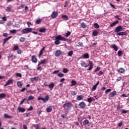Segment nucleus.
<instances>
[{"label":"nucleus","mask_w":129,"mask_h":129,"mask_svg":"<svg viewBox=\"0 0 129 129\" xmlns=\"http://www.w3.org/2000/svg\"><path fill=\"white\" fill-rule=\"evenodd\" d=\"M28 89L26 88H23V89H22L21 90V92H24L25 91H26V90H27Z\"/></svg>","instance_id":"obj_56"},{"label":"nucleus","mask_w":129,"mask_h":129,"mask_svg":"<svg viewBox=\"0 0 129 129\" xmlns=\"http://www.w3.org/2000/svg\"><path fill=\"white\" fill-rule=\"evenodd\" d=\"M54 86H55V84H54V83H51L50 84L48 85V87L49 88H50V89H51V90H52V89L54 88Z\"/></svg>","instance_id":"obj_23"},{"label":"nucleus","mask_w":129,"mask_h":129,"mask_svg":"<svg viewBox=\"0 0 129 129\" xmlns=\"http://www.w3.org/2000/svg\"><path fill=\"white\" fill-rule=\"evenodd\" d=\"M6 95H7L6 94H0V98H5V97H6Z\"/></svg>","instance_id":"obj_43"},{"label":"nucleus","mask_w":129,"mask_h":129,"mask_svg":"<svg viewBox=\"0 0 129 129\" xmlns=\"http://www.w3.org/2000/svg\"><path fill=\"white\" fill-rule=\"evenodd\" d=\"M34 96H30L28 97V101H30V100H33L34 99Z\"/></svg>","instance_id":"obj_48"},{"label":"nucleus","mask_w":129,"mask_h":129,"mask_svg":"<svg viewBox=\"0 0 129 129\" xmlns=\"http://www.w3.org/2000/svg\"><path fill=\"white\" fill-rule=\"evenodd\" d=\"M16 50H19V45H16L13 47V51H16Z\"/></svg>","instance_id":"obj_46"},{"label":"nucleus","mask_w":129,"mask_h":129,"mask_svg":"<svg viewBox=\"0 0 129 129\" xmlns=\"http://www.w3.org/2000/svg\"><path fill=\"white\" fill-rule=\"evenodd\" d=\"M99 84V81H98L97 83L92 88V91H94L96 90V88H97V86Z\"/></svg>","instance_id":"obj_10"},{"label":"nucleus","mask_w":129,"mask_h":129,"mask_svg":"<svg viewBox=\"0 0 129 129\" xmlns=\"http://www.w3.org/2000/svg\"><path fill=\"white\" fill-rule=\"evenodd\" d=\"M31 61H32L33 63H37V62H38V58L36 57V56L32 55Z\"/></svg>","instance_id":"obj_9"},{"label":"nucleus","mask_w":129,"mask_h":129,"mask_svg":"<svg viewBox=\"0 0 129 129\" xmlns=\"http://www.w3.org/2000/svg\"><path fill=\"white\" fill-rule=\"evenodd\" d=\"M33 127H35V129H40L39 127V124H38L33 125Z\"/></svg>","instance_id":"obj_50"},{"label":"nucleus","mask_w":129,"mask_h":129,"mask_svg":"<svg viewBox=\"0 0 129 129\" xmlns=\"http://www.w3.org/2000/svg\"><path fill=\"white\" fill-rule=\"evenodd\" d=\"M79 106H80V108L84 109L86 106V104H85V102H81L79 103Z\"/></svg>","instance_id":"obj_6"},{"label":"nucleus","mask_w":129,"mask_h":129,"mask_svg":"<svg viewBox=\"0 0 129 129\" xmlns=\"http://www.w3.org/2000/svg\"><path fill=\"white\" fill-rule=\"evenodd\" d=\"M22 50L18 49L17 54H19V55H21V54H22Z\"/></svg>","instance_id":"obj_54"},{"label":"nucleus","mask_w":129,"mask_h":129,"mask_svg":"<svg viewBox=\"0 0 129 129\" xmlns=\"http://www.w3.org/2000/svg\"><path fill=\"white\" fill-rule=\"evenodd\" d=\"M62 72L63 73H68V72H69V70L67 69V68H64L63 69Z\"/></svg>","instance_id":"obj_40"},{"label":"nucleus","mask_w":129,"mask_h":129,"mask_svg":"<svg viewBox=\"0 0 129 129\" xmlns=\"http://www.w3.org/2000/svg\"><path fill=\"white\" fill-rule=\"evenodd\" d=\"M118 72L119 73L123 74V73H124V72H125V70H124V69H123L122 68H120V69H119Z\"/></svg>","instance_id":"obj_31"},{"label":"nucleus","mask_w":129,"mask_h":129,"mask_svg":"<svg viewBox=\"0 0 129 129\" xmlns=\"http://www.w3.org/2000/svg\"><path fill=\"white\" fill-rule=\"evenodd\" d=\"M92 35L93 36H94V37H96V36H97V35H98V32H97V31L96 30H94L93 33H92Z\"/></svg>","instance_id":"obj_30"},{"label":"nucleus","mask_w":129,"mask_h":129,"mask_svg":"<svg viewBox=\"0 0 129 129\" xmlns=\"http://www.w3.org/2000/svg\"><path fill=\"white\" fill-rule=\"evenodd\" d=\"M122 29H123L122 26H117V27H116L115 29V32L117 33V34H118L119 32H120L121 31H122Z\"/></svg>","instance_id":"obj_5"},{"label":"nucleus","mask_w":129,"mask_h":129,"mask_svg":"<svg viewBox=\"0 0 129 129\" xmlns=\"http://www.w3.org/2000/svg\"><path fill=\"white\" fill-rule=\"evenodd\" d=\"M55 41H54L55 45H59L61 42L60 41H67V39L62 35H58L55 37Z\"/></svg>","instance_id":"obj_1"},{"label":"nucleus","mask_w":129,"mask_h":129,"mask_svg":"<svg viewBox=\"0 0 129 129\" xmlns=\"http://www.w3.org/2000/svg\"><path fill=\"white\" fill-rule=\"evenodd\" d=\"M57 76H58V77H64V74H62V73H59L57 74Z\"/></svg>","instance_id":"obj_52"},{"label":"nucleus","mask_w":129,"mask_h":129,"mask_svg":"<svg viewBox=\"0 0 129 129\" xmlns=\"http://www.w3.org/2000/svg\"><path fill=\"white\" fill-rule=\"evenodd\" d=\"M57 16H58V13L55 11L52 12V14L51 15V17L52 19H55V18H57Z\"/></svg>","instance_id":"obj_8"},{"label":"nucleus","mask_w":129,"mask_h":129,"mask_svg":"<svg viewBox=\"0 0 129 129\" xmlns=\"http://www.w3.org/2000/svg\"><path fill=\"white\" fill-rule=\"evenodd\" d=\"M77 82L75 80H72L71 82V84L70 85V86H75V85H76L77 84Z\"/></svg>","instance_id":"obj_26"},{"label":"nucleus","mask_w":129,"mask_h":129,"mask_svg":"<svg viewBox=\"0 0 129 129\" xmlns=\"http://www.w3.org/2000/svg\"><path fill=\"white\" fill-rule=\"evenodd\" d=\"M47 62V59H44L41 60V62L38 64V66L42 65V64H46Z\"/></svg>","instance_id":"obj_14"},{"label":"nucleus","mask_w":129,"mask_h":129,"mask_svg":"<svg viewBox=\"0 0 129 129\" xmlns=\"http://www.w3.org/2000/svg\"><path fill=\"white\" fill-rule=\"evenodd\" d=\"M117 36H127V33L126 32H119L117 33Z\"/></svg>","instance_id":"obj_16"},{"label":"nucleus","mask_w":129,"mask_h":129,"mask_svg":"<svg viewBox=\"0 0 129 129\" xmlns=\"http://www.w3.org/2000/svg\"><path fill=\"white\" fill-rule=\"evenodd\" d=\"M116 95V91H114L110 93L109 95V97H114Z\"/></svg>","instance_id":"obj_12"},{"label":"nucleus","mask_w":129,"mask_h":129,"mask_svg":"<svg viewBox=\"0 0 129 129\" xmlns=\"http://www.w3.org/2000/svg\"><path fill=\"white\" fill-rule=\"evenodd\" d=\"M31 81H38L39 80V77H35L34 78H31Z\"/></svg>","instance_id":"obj_32"},{"label":"nucleus","mask_w":129,"mask_h":129,"mask_svg":"<svg viewBox=\"0 0 129 129\" xmlns=\"http://www.w3.org/2000/svg\"><path fill=\"white\" fill-rule=\"evenodd\" d=\"M45 49H46V46H44L40 50V51L39 52V58H40V57H41L42 56V55H43V52H44V51H45Z\"/></svg>","instance_id":"obj_13"},{"label":"nucleus","mask_w":129,"mask_h":129,"mask_svg":"<svg viewBox=\"0 0 129 129\" xmlns=\"http://www.w3.org/2000/svg\"><path fill=\"white\" fill-rule=\"evenodd\" d=\"M77 46V47H83V43L82 42H79Z\"/></svg>","instance_id":"obj_47"},{"label":"nucleus","mask_w":129,"mask_h":129,"mask_svg":"<svg viewBox=\"0 0 129 129\" xmlns=\"http://www.w3.org/2000/svg\"><path fill=\"white\" fill-rule=\"evenodd\" d=\"M18 110L19 112H25L26 111V109L22 107H19Z\"/></svg>","instance_id":"obj_20"},{"label":"nucleus","mask_w":129,"mask_h":129,"mask_svg":"<svg viewBox=\"0 0 129 129\" xmlns=\"http://www.w3.org/2000/svg\"><path fill=\"white\" fill-rule=\"evenodd\" d=\"M115 18L117 19L118 20V21H121V19L120 18H119V16L118 15H116L115 16Z\"/></svg>","instance_id":"obj_53"},{"label":"nucleus","mask_w":129,"mask_h":129,"mask_svg":"<svg viewBox=\"0 0 129 129\" xmlns=\"http://www.w3.org/2000/svg\"><path fill=\"white\" fill-rule=\"evenodd\" d=\"M89 123V120L88 119H85L83 121V125H86Z\"/></svg>","instance_id":"obj_24"},{"label":"nucleus","mask_w":129,"mask_h":129,"mask_svg":"<svg viewBox=\"0 0 129 129\" xmlns=\"http://www.w3.org/2000/svg\"><path fill=\"white\" fill-rule=\"evenodd\" d=\"M16 75L17 77H22V74H21V73H16Z\"/></svg>","instance_id":"obj_55"},{"label":"nucleus","mask_w":129,"mask_h":129,"mask_svg":"<svg viewBox=\"0 0 129 129\" xmlns=\"http://www.w3.org/2000/svg\"><path fill=\"white\" fill-rule=\"evenodd\" d=\"M71 35V32L70 31H68V32L66 34V37H68L69 36Z\"/></svg>","instance_id":"obj_49"},{"label":"nucleus","mask_w":129,"mask_h":129,"mask_svg":"<svg viewBox=\"0 0 129 129\" xmlns=\"http://www.w3.org/2000/svg\"><path fill=\"white\" fill-rule=\"evenodd\" d=\"M84 98V96H83L82 95H81L80 96H78L77 97V100H82V99H83Z\"/></svg>","instance_id":"obj_19"},{"label":"nucleus","mask_w":129,"mask_h":129,"mask_svg":"<svg viewBox=\"0 0 129 129\" xmlns=\"http://www.w3.org/2000/svg\"><path fill=\"white\" fill-rule=\"evenodd\" d=\"M81 65L82 66V67H88V66H90L88 69L89 71L92 70L93 69V62L92 61H90L89 63H86L85 62H83L81 63Z\"/></svg>","instance_id":"obj_2"},{"label":"nucleus","mask_w":129,"mask_h":129,"mask_svg":"<svg viewBox=\"0 0 129 129\" xmlns=\"http://www.w3.org/2000/svg\"><path fill=\"white\" fill-rule=\"evenodd\" d=\"M68 55L70 57H71V56H72V55H73V51L71 50L70 52H69L68 53Z\"/></svg>","instance_id":"obj_42"},{"label":"nucleus","mask_w":129,"mask_h":129,"mask_svg":"<svg viewBox=\"0 0 129 129\" xmlns=\"http://www.w3.org/2000/svg\"><path fill=\"white\" fill-rule=\"evenodd\" d=\"M42 23V19H38L36 21V25H39V24H41Z\"/></svg>","instance_id":"obj_37"},{"label":"nucleus","mask_w":129,"mask_h":129,"mask_svg":"<svg viewBox=\"0 0 129 129\" xmlns=\"http://www.w3.org/2000/svg\"><path fill=\"white\" fill-rule=\"evenodd\" d=\"M62 54V52L60 50H57L55 53V57H60Z\"/></svg>","instance_id":"obj_7"},{"label":"nucleus","mask_w":129,"mask_h":129,"mask_svg":"<svg viewBox=\"0 0 129 129\" xmlns=\"http://www.w3.org/2000/svg\"><path fill=\"white\" fill-rule=\"evenodd\" d=\"M6 10L7 11V12H12V8L8 7H7Z\"/></svg>","instance_id":"obj_44"},{"label":"nucleus","mask_w":129,"mask_h":129,"mask_svg":"<svg viewBox=\"0 0 129 129\" xmlns=\"http://www.w3.org/2000/svg\"><path fill=\"white\" fill-rule=\"evenodd\" d=\"M11 38H13V37L10 36L8 38H5L3 42V45H5V44H6V43H7V42L8 41L10 40V39H11Z\"/></svg>","instance_id":"obj_21"},{"label":"nucleus","mask_w":129,"mask_h":129,"mask_svg":"<svg viewBox=\"0 0 129 129\" xmlns=\"http://www.w3.org/2000/svg\"><path fill=\"white\" fill-rule=\"evenodd\" d=\"M103 74V72L102 71H100L99 73H98V76H101Z\"/></svg>","instance_id":"obj_57"},{"label":"nucleus","mask_w":129,"mask_h":129,"mask_svg":"<svg viewBox=\"0 0 129 129\" xmlns=\"http://www.w3.org/2000/svg\"><path fill=\"white\" fill-rule=\"evenodd\" d=\"M17 86L20 88H22V86H23V83L21 81L17 82Z\"/></svg>","instance_id":"obj_28"},{"label":"nucleus","mask_w":129,"mask_h":129,"mask_svg":"<svg viewBox=\"0 0 129 129\" xmlns=\"http://www.w3.org/2000/svg\"><path fill=\"white\" fill-rule=\"evenodd\" d=\"M61 116L62 118L64 119L68 118V116H67V114H62Z\"/></svg>","instance_id":"obj_39"},{"label":"nucleus","mask_w":129,"mask_h":129,"mask_svg":"<svg viewBox=\"0 0 129 129\" xmlns=\"http://www.w3.org/2000/svg\"><path fill=\"white\" fill-rule=\"evenodd\" d=\"M61 18L63 19V20H65L66 21H68V20H69L68 16L67 15H63L61 16Z\"/></svg>","instance_id":"obj_29"},{"label":"nucleus","mask_w":129,"mask_h":129,"mask_svg":"<svg viewBox=\"0 0 129 129\" xmlns=\"http://www.w3.org/2000/svg\"><path fill=\"white\" fill-rule=\"evenodd\" d=\"M2 19H3V20L4 21V22H6V21H7V17H3L2 18Z\"/></svg>","instance_id":"obj_63"},{"label":"nucleus","mask_w":129,"mask_h":129,"mask_svg":"<svg viewBox=\"0 0 129 129\" xmlns=\"http://www.w3.org/2000/svg\"><path fill=\"white\" fill-rule=\"evenodd\" d=\"M10 33H11V34H16V33H17V30L15 29L11 30Z\"/></svg>","instance_id":"obj_51"},{"label":"nucleus","mask_w":129,"mask_h":129,"mask_svg":"<svg viewBox=\"0 0 129 129\" xmlns=\"http://www.w3.org/2000/svg\"><path fill=\"white\" fill-rule=\"evenodd\" d=\"M93 98L90 97L88 98L87 101L88 102H89V103H91V102H92V101H93Z\"/></svg>","instance_id":"obj_36"},{"label":"nucleus","mask_w":129,"mask_h":129,"mask_svg":"<svg viewBox=\"0 0 129 129\" xmlns=\"http://www.w3.org/2000/svg\"><path fill=\"white\" fill-rule=\"evenodd\" d=\"M23 129H28V126H27V125L26 124L23 125Z\"/></svg>","instance_id":"obj_64"},{"label":"nucleus","mask_w":129,"mask_h":129,"mask_svg":"<svg viewBox=\"0 0 129 129\" xmlns=\"http://www.w3.org/2000/svg\"><path fill=\"white\" fill-rule=\"evenodd\" d=\"M52 106H49L46 108V111L47 112H51L52 111Z\"/></svg>","instance_id":"obj_22"},{"label":"nucleus","mask_w":129,"mask_h":129,"mask_svg":"<svg viewBox=\"0 0 129 129\" xmlns=\"http://www.w3.org/2000/svg\"><path fill=\"white\" fill-rule=\"evenodd\" d=\"M62 107H63L66 110H70L71 107H72V103L66 102L62 105Z\"/></svg>","instance_id":"obj_3"},{"label":"nucleus","mask_w":129,"mask_h":129,"mask_svg":"<svg viewBox=\"0 0 129 129\" xmlns=\"http://www.w3.org/2000/svg\"><path fill=\"white\" fill-rule=\"evenodd\" d=\"M32 31H33V28H25L22 30V34H29V33H31Z\"/></svg>","instance_id":"obj_4"},{"label":"nucleus","mask_w":129,"mask_h":129,"mask_svg":"<svg viewBox=\"0 0 129 129\" xmlns=\"http://www.w3.org/2000/svg\"><path fill=\"white\" fill-rule=\"evenodd\" d=\"M71 94H72V95H76V94H77V93L75 91H72Z\"/></svg>","instance_id":"obj_59"},{"label":"nucleus","mask_w":129,"mask_h":129,"mask_svg":"<svg viewBox=\"0 0 129 129\" xmlns=\"http://www.w3.org/2000/svg\"><path fill=\"white\" fill-rule=\"evenodd\" d=\"M121 111V113H124V114H125V113H127V110H124V109H121L120 110Z\"/></svg>","instance_id":"obj_41"},{"label":"nucleus","mask_w":129,"mask_h":129,"mask_svg":"<svg viewBox=\"0 0 129 129\" xmlns=\"http://www.w3.org/2000/svg\"><path fill=\"white\" fill-rule=\"evenodd\" d=\"M83 57L84 59H88V58H89V54L86 53L83 55Z\"/></svg>","instance_id":"obj_33"},{"label":"nucleus","mask_w":129,"mask_h":129,"mask_svg":"<svg viewBox=\"0 0 129 129\" xmlns=\"http://www.w3.org/2000/svg\"><path fill=\"white\" fill-rule=\"evenodd\" d=\"M121 80V77H118L116 80V82H118V81H120Z\"/></svg>","instance_id":"obj_60"},{"label":"nucleus","mask_w":129,"mask_h":129,"mask_svg":"<svg viewBox=\"0 0 129 129\" xmlns=\"http://www.w3.org/2000/svg\"><path fill=\"white\" fill-rule=\"evenodd\" d=\"M110 91H111V89H108L105 91V93H108V92H110Z\"/></svg>","instance_id":"obj_58"},{"label":"nucleus","mask_w":129,"mask_h":129,"mask_svg":"<svg viewBox=\"0 0 129 129\" xmlns=\"http://www.w3.org/2000/svg\"><path fill=\"white\" fill-rule=\"evenodd\" d=\"M111 48L112 49H114V50H115V51H117V50H118V48L117 47V46L115 44H112L111 45Z\"/></svg>","instance_id":"obj_17"},{"label":"nucleus","mask_w":129,"mask_h":129,"mask_svg":"<svg viewBox=\"0 0 129 129\" xmlns=\"http://www.w3.org/2000/svg\"><path fill=\"white\" fill-rule=\"evenodd\" d=\"M14 82V80H9L7 81L6 84L4 85L5 87L8 86V85H10V84L13 83Z\"/></svg>","instance_id":"obj_15"},{"label":"nucleus","mask_w":129,"mask_h":129,"mask_svg":"<svg viewBox=\"0 0 129 129\" xmlns=\"http://www.w3.org/2000/svg\"><path fill=\"white\" fill-rule=\"evenodd\" d=\"M48 100H49V96L47 95L45 98H43V100H42V101H43L44 103H45V102H47V101H48Z\"/></svg>","instance_id":"obj_25"},{"label":"nucleus","mask_w":129,"mask_h":129,"mask_svg":"<svg viewBox=\"0 0 129 129\" xmlns=\"http://www.w3.org/2000/svg\"><path fill=\"white\" fill-rule=\"evenodd\" d=\"M4 116L6 118H13V116H10L8 114H5Z\"/></svg>","instance_id":"obj_34"},{"label":"nucleus","mask_w":129,"mask_h":129,"mask_svg":"<svg viewBox=\"0 0 129 129\" xmlns=\"http://www.w3.org/2000/svg\"><path fill=\"white\" fill-rule=\"evenodd\" d=\"M81 28H82L83 29H85V28H86V27H87V26L86 25V24H85V23L82 22V23L81 24Z\"/></svg>","instance_id":"obj_27"},{"label":"nucleus","mask_w":129,"mask_h":129,"mask_svg":"<svg viewBox=\"0 0 129 129\" xmlns=\"http://www.w3.org/2000/svg\"><path fill=\"white\" fill-rule=\"evenodd\" d=\"M122 54H123V52L122 51H121V50H119L117 52V55L119 57H120V56H122Z\"/></svg>","instance_id":"obj_38"},{"label":"nucleus","mask_w":129,"mask_h":129,"mask_svg":"<svg viewBox=\"0 0 129 129\" xmlns=\"http://www.w3.org/2000/svg\"><path fill=\"white\" fill-rule=\"evenodd\" d=\"M94 27L95 28V29H98L99 28V25H98L97 23H95L94 24Z\"/></svg>","instance_id":"obj_45"},{"label":"nucleus","mask_w":129,"mask_h":129,"mask_svg":"<svg viewBox=\"0 0 129 129\" xmlns=\"http://www.w3.org/2000/svg\"><path fill=\"white\" fill-rule=\"evenodd\" d=\"M119 22L118 20H116V21L113 22L112 24L110 25V27L111 28H112L113 27H114L115 26H116L117 24H118Z\"/></svg>","instance_id":"obj_11"},{"label":"nucleus","mask_w":129,"mask_h":129,"mask_svg":"<svg viewBox=\"0 0 129 129\" xmlns=\"http://www.w3.org/2000/svg\"><path fill=\"white\" fill-rule=\"evenodd\" d=\"M19 41L20 42H26V38L23 37H20L19 39Z\"/></svg>","instance_id":"obj_35"},{"label":"nucleus","mask_w":129,"mask_h":129,"mask_svg":"<svg viewBox=\"0 0 129 129\" xmlns=\"http://www.w3.org/2000/svg\"><path fill=\"white\" fill-rule=\"evenodd\" d=\"M26 100H27V99L26 98H25L23 100V101H22L21 102H20V104H23V103H24V102H25V101H26Z\"/></svg>","instance_id":"obj_61"},{"label":"nucleus","mask_w":129,"mask_h":129,"mask_svg":"<svg viewBox=\"0 0 129 129\" xmlns=\"http://www.w3.org/2000/svg\"><path fill=\"white\" fill-rule=\"evenodd\" d=\"M46 31H47V29L45 28H41L39 30V32H40V33H46Z\"/></svg>","instance_id":"obj_18"},{"label":"nucleus","mask_w":129,"mask_h":129,"mask_svg":"<svg viewBox=\"0 0 129 129\" xmlns=\"http://www.w3.org/2000/svg\"><path fill=\"white\" fill-rule=\"evenodd\" d=\"M99 70H100V67H98L95 70V72H97V71H99Z\"/></svg>","instance_id":"obj_62"}]
</instances>
